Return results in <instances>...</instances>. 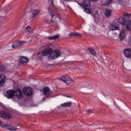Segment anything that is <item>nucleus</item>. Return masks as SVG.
Returning a JSON list of instances; mask_svg holds the SVG:
<instances>
[{
  "label": "nucleus",
  "mask_w": 131,
  "mask_h": 131,
  "mask_svg": "<svg viewBox=\"0 0 131 131\" xmlns=\"http://www.w3.org/2000/svg\"><path fill=\"white\" fill-rule=\"evenodd\" d=\"M22 93L20 90L15 91L13 90H10L7 91L5 94L6 97L8 99L12 98L15 96L17 99H20L22 97Z\"/></svg>",
  "instance_id": "1"
},
{
  "label": "nucleus",
  "mask_w": 131,
  "mask_h": 131,
  "mask_svg": "<svg viewBox=\"0 0 131 131\" xmlns=\"http://www.w3.org/2000/svg\"><path fill=\"white\" fill-rule=\"evenodd\" d=\"M49 3L50 6L48 8V12L52 17L51 21L53 22H54L52 20L53 16H57L59 15L58 13L57 9L54 7L53 0H49Z\"/></svg>",
  "instance_id": "2"
},
{
  "label": "nucleus",
  "mask_w": 131,
  "mask_h": 131,
  "mask_svg": "<svg viewBox=\"0 0 131 131\" xmlns=\"http://www.w3.org/2000/svg\"><path fill=\"white\" fill-rule=\"evenodd\" d=\"M61 54V53L59 50H56L52 51H52L50 53L49 58L53 60L60 56Z\"/></svg>",
  "instance_id": "3"
},
{
  "label": "nucleus",
  "mask_w": 131,
  "mask_h": 131,
  "mask_svg": "<svg viewBox=\"0 0 131 131\" xmlns=\"http://www.w3.org/2000/svg\"><path fill=\"white\" fill-rule=\"evenodd\" d=\"M60 79L62 81L67 84H70L73 82V80L67 75H64L63 76L61 77Z\"/></svg>",
  "instance_id": "4"
},
{
  "label": "nucleus",
  "mask_w": 131,
  "mask_h": 131,
  "mask_svg": "<svg viewBox=\"0 0 131 131\" xmlns=\"http://www.w3.org/2000/svg\"><path fill=\"white\" fill-rule=\"evenodd\" d=\"M78 3L82 7L84 8V7L89 6L90 3L89 0H79Z\"/></svg>",
  "instance_id": "5"
},
{
  "label": "nucleus",
  "mask_w": 131,
  "mask_h": 131,
  "mask_svg": "<svg viewBox=\"0 0 131 131\" xmlns=\"http://www.w3.org/2000/svg\"><path fill=\"white\" fill-rule=\"evenodd\" d=\"M12 6L9 5L8 6L3 8V10L0 11V17H4V15L7 13L11 9Z\"/></svg>",
  "instance_id": "6"
},
{
  "label": "nucleus",
  "mask_w": 131,
  "mask_h": 131,
  "mask_svg": "<svg viewBox=\"0 0 131 131\" xmlns=\"http://www.w3.org/2000/svg\"><path fill=\"white\" fill-rule=\"evenodd\" d=\"M24 94L28 96L31 95L32 94V90L30 87H25L23 89Z\"/></svg>",
  "instance_id": "7"
},
{
  "label": "nucleus",
  "mask_w": 131,
  "mask_h": 131,
  "mask_svg": "<svg viewBox=\"0 0 131 131\" xmlns=\"http://www.w3.org/2000/svg\"><path fill=\"white\" fill-rule=\"evenodd\" d=\"M0 116L4 118L7 117L9 119L11 118V116L10 114L3 111H0Z\"/></svg>",
  "instance_id": "8"
},
{
  "label": "nucleus",
  "mask_w": 131,
  "mask_h": 131,
  "mask_svg": "<svg viewBox=\"0 0 131 131\" xmlns=\"http://www.w3.org/2000/svg\"><path fill=\"white\" fill-rule=\"evenodd\" d=\"M52 48L48 47L42 51L41 53L43 56H46L49 54V55L50 53L52 51Z\"/></svg>",
  "instance_id": "9"
},
{
  "label": "nucleus",
  "mask_w": 131,
  "mask_h": 131,
  "mask_svg": "<svg viewBox=\"0 0 131 131\" xmlns=\"http://www.w3.org/2000/svg\"><path fill=\"white\" fill-rule=\"evenodd\" d=\"M123 52L126 57L131 59V49L129 48L125 49H124Z\"/></svg>",
  "instance_id": "10"
},
{
  "label": "nucleus",
  "mask_w": 131,
  "mask_h": 131,
  "mask_svg": "<svg viewBox=\"0 0 131 131\" xmlns=\"http://www.w3.org/2000/svg\"><path fill=\"white\" fill-rule=\"evenodd\" d=\"M25 41H17L16 42H14L12 45V46L13 48H16L20 46H21L22 44L24 43Z\"/></svg>",
  "instance_id": "11"
},
{
  "label": "nucleus",
  "mask_w": 131,
  "mask_h": 131,
  "mask_svg": "<svg viewBox=\"0 0 131 131\" xmlns=\"http://www.w3.org/2000/svg\"><path fill=\"white\" fill-rule=\"evenodd\" d=\"M119 26L117 23L114 22L112 24L110 29L112 30H118L119 29Z\"/></svg>",
  "instance_id": "12"
},
{
  "label": "nucleus",
  "mask_w": 131,
  "mask_h": 131,
  "mask_svg": "<svg viewBox=\"0 0 131 131\" xmlns=\"http://www.w3.org/2000/svg\"><path fill=\"white\" fill-rule=\"evenodd\" d=\"M43 92L44 94L47 96L50 95L52 93V92L48 87L44 88L43 89Z\"/></svg>",
  "instance_id": "13"
},
{
  "label": "nucleus",
  "mask_w": 131,
  "mask_h": 131,
  "mask_svg": "<svg viewBox=\"0 0 131 131\" xmlns=\"http://www.w3.org/2000/svg\"><path fill=\"white\" fill-rule=\"evenodd\" d=\"M68 36L70 37H82V35L80 33L76 32L70 33L69 34Z\"/></svg>",
  "instance_id": "14"
},
{
  "label": "nucleus",
  "mask_w": 131,
  "mask_h": 131,
  "mask_svg": "<svg viewBox=\"0 0 131 131\" xmlns=\"http://www.w3.org/2000/svg\"><path fill=\"white\" fill-rule=\"evenodd\" d=\"M40 10L38 9L34 10L32 11V14L30 18H33L36 17L39 14Z\"/></svg>",
  "instance_id": "15"
},
{
  "label": "nucleus",
  "mask_w": 131,
  "mask_h": 131,
  "mask_svg": "<svg viewBox=\"0 0 131 131\" xmlns=\"http://www.w3.org/2000/svg\"><path fill=\"white\" fill-rule=\"evenodd\" d=\"M3 128H6L11 131H16V129L13 126L11 125H8L7 124H5L3 126Z\"/></svg>",
  "instance_id": "16"
},
{
  "label": "nucleus",
  "mask_w": 131,
  "mask_h": 131,
  "mask_svg": "<svg viewBox=\"0 0 131 131\" xmlns=\"http://www.w3.org/2000/svg\"><path fill=\"white\" fill-rule=\"evenodd\" d=\"M126 32V30L125 29H123L120 31L119 37L120 41H122L124 39Z\"/></svg>",
  "instance_id": "17"
},
{
  "label": "nucleus",
  "mask_w": 131,
  "mask_h": 131,
  "mask_svg": "<svg viewBox=\"0 0 131 131\" xmlns=\"http://www.w3.org/2000/svg\"><path fill=\"white\" fill-rule=\"evenodd\" d=\"M19 61L23 63H26L29 61L28 59L24 56L20 57L19 59Z\"/></svg>",
  "instance_id": "18"
},
{
  "label": "nucleus",
  "mask_w": 131,
  "mask_h": 131,
  "mask_svg": "<svg viewBox=\"0 0 131 131\" xmlns=\"http://www.w3.org/2000/svg\"><path fill=\"white\" fill-rule=\"evenodd\" d=\"M118 22L122 25H125L127 23V21L124 17H120L118 19Z\"/></svg>",
  "instance_id": "19"
},
{
  "label": "nucleus",
  "mask_w": 131,
  "mask_h": 131,
  "mask_svg": "<svg viewBox=\"0 0 131 131\" xmlns=\"http://www.w3.org/2000/svg\"><path fill=\"white\" fill-rule=\"evenodd\" d=\"M6 77L3 74H2L0 76V86H1L4 82L5 80Z\"/></svg>",
  "instance_id": "20"
},
{
  "label": "nucleus",
  "mask_w": 131,
  "mask_h": 131,
  "mask_svg": "<svg viewBox=\"0 0 131 131\" xmlns=\"http://www.w3.org/2000/svg\"><path fill=\"white\" fill-rule=\"evenodd\" d=\"M123 17L127 21L131 18V15L125 12L123 14Z\"/></svg>",
  "instance_id": "21"
},
{
  "label": "nucleus",
  "mask_w": 131,
  "mask_h": 131,
  "mask_svg": "<svg viewBox=\"0 0 131 131\" xmlns=\"http://www.w3.org/2000/svg\"><path fill=\"white\" fill-rule=\"evenodd\" d=\"M88 49L90 53L92 55L96 56V53L95 50L90 47H88Z\"/></svg>",
  "instance_id": "22"
},
{
  "label": "nucleus",
  "mask_w": 131,
  "mask_h": 131,
  "mask_svg": "<svg viewBox=\"0 0 131 131\" xmlns=\"http://www.w3.org/2000/svg\"><path fill=\"white\" fill-rule=\"evenodd\" d=\"M72 104L71 102H68L64 103L61 105V106L64 107H68L70 106Z\"/></svg>",
  "instance_id": "23"
},
{
  "label": "nucleus",
  "mask_w": 131,
  "mask_h": 131,
  "mask_svg": "<svg viewBox=\"0 0 131 131\" xmlns=\"http://www.w3.org/2000/svg\"><path fill=\"white\" fill-rule=\"evenodd\" d=\"M59 37V35H56L53 36H49L48 37V39L49 40H53L57 39Z\"/></svg>",
  "instance_id": "24"
},
{
  "label": "nucleus",
  "mask_w": 131,
  "mask_h": 131,
  "mask_svg": "<svg viewBox=\"0 0 131 131\" xmlns=\"http://www.w3.org/2000/svg\"><path fill=\"white\" fill-rule=\"evenodd\" d=\"M6 68L3 64L0 63V72H3L5 71Z\"/></svg>",
  "instance_id": "25"
},
{
  "label": "nucleus",
  "mask_w": 131,
  "mask_h": 131,
  "mask_svg": "<svg viewBox=\"0 0 131 131\" xmlns=\"http://www.w3.org/2000/svg\"><path fill=\"white\" fill-rule=\"evenodd\" d=\"M111 10L109 9H107L105 11V15L106 16L109 17L111 15Z\"/></svg>",
  "instance_id": "26"
},
{
  "label": "nucleus",
  "mask_w": 131,
  "mask_h": 131,
  "mask_svg": "<svg viewBox=\"0 0 131 131\" xmlns=\"http://www.w3.org/2000/svg\"><path fill=\"white\" fill-rule=\"evenodd\" d=\"M126 29L128 30H131V20L129 21L126 26Z\"/></svg>",
  "instance_id": "27"
},
{
  "label": "nucleus",
  "mask_w": 131,
  "mask_h": 131,
  "mask_svg": "<svg viewBox=\"0 0 131 131\" xmlns=\"http://www.w3.org/2000/svg\"><path fill=\"white\" fill-rule=\"evenodd\" d=\"M113 0H107L106 1H104L103 4H102L103 5H106L110 4L112 2Z\"/></svg>",
  "instance_id": "28"
},
{
  "label": "nucleus",
  "mask_w": 131,
  "mask_h": 131,
  "mask_svg": "<svg viewBox=\"0 0 131 131\" xmlns=\"http://www.w3.org/2000/svg\"><path fill=\"white\" fill-rule=\"evenodd\" d=\"M88 7H84V10L88 13H91V10L90 9L88 8Z\"/></svg>",
  "instance_id": "29"
},
{
  "label": "nucleus",
  "mask_w": 131,
  "mask_h": 131,
  "mask_svg": "<svg viewBox=\"0 0 131 131\" xmlns=\"http://www.w3.org/2000/svg\"><path fill=\"white\" fill-rule=\"evenodd\" d=\"M86 112L88 114H91L93 112L92 111V110L90 109L89 110H87Z\"/></svg>",
  "instance_id": "30"
},
{
  "label": "nucleus",
  "mask_w": 131,
  "mask_h": 131,
  "mask_svg": "<svg viewBox=\"0 0 131 131\" xmlns=\"http://www.w3.org/2000/svg\"><path fill=\"white\" fill-rule=\"evenodd\" d=\"M5 125L4 124H3L2 123V122L0 120V126L3 128V126Z\"/></svg>",
  "instance_id": "31"
},
{
  "label": "nucleus",
  "mask_w": 131,
  "mask_h": 131,
  "mask_svg": "<svg viewBox=\"0 0 131 131\" xmlns=\"http://www.w3.org/2000/svg\"><path fill=\"white\" fill-rule=\"evenodd\" d=\"M128 39L130 41V44L131 45V36L129 37Z\"/></svg>",
  "instance_id": "32"
},
{
  "label": "nucleus",
  "mask_w": 131,
  "mask_h": 131,
  "mask_svg": "<svg viewBox=\"0 0 131 131\" xmlns=\"http://www.w3.org/2000/svg\"><path fill=\"white\" fill-rule=\"evenodd\" d=\"M86 87L88 88L89 89L91 88V85H89L88 86H87Z\"/></svg>",
  "instance_id": "33"
},
{
  "label": "nucleus",
  "mask_w": 131,
  "mask_h": 131,
  "mask_svg": "<svg viewBox=\"0 0 131 131\" xmlns=\"http://www.w3.org/2000/svg\"><path fill=\"white\" fill-rule=\"evenodd\" d=\"M49 26H50V25H51V26H53V25L51 23H49Z\"/></svg>",
  "instance_id": "34"
},
{
  "label": "nucleus",
  "mask_w": 131,
  "mask_h": 131,
  "mask_svg": "<svg viewBox=\"0 0 131 131\" xmlns=\"http://www.w3.org/2000/svg\"><path fill=\"white\" fill-rule=\"evenodd\" d=\"M28 28H30V27H26V30L27 31H28V30H27V29H28Z\"/></svg>",
  "instance_id": "35"
},
{
  "label": "nucleus",
  "mask_w": 131,
  "mask_h": 131,
  "mask_svg": "<svg viewBox=\"0 0 131 131\" xmlns=\"http://www.w3.org/2000/svg\"><path fill=\"white\" fill-rule=\"evenodd\" d=\"M66 97H71L70 96H67V95H66Z\"/></svg>",
  "instance_id": "36"
},
{
  "label": "nucleus",
  "mask_w": 131,
  "mask_h": 131,
  "mask_svg": "<svg viewBox=\"0 0 131 131\" xmlns=\"http://www.w3.org/2000/svg\"><path fill=\"white\" fill-rule=\"evenodd\" d=\"M40 54V52H38L37 53V55H39Z\"/></svg>",
  "instance_id": "37"
},
{
  "label": "nucleus",
  "mask_w": 131,
  "mask_h": 131,
  "mask_svg": "<svg viewBox=\"0 0 131 131\" xmlns=\"http://www.w3.org/2000/svg\"><path fill=\"white\" fill-rule=\"evenodd\" d=\"M111 67H112V65H111V66H110V68H111Z\"/></svg>",
  "instance_id": "38"
},
{
  "label": "nucleus",
  "mask_w": 131,
  "mask_h": 131,
  "mask_svg": "<svg viewBox=\"0 0 131 131\" xmlns=\"http://www.w3.org/2000/svg\"><path fill=\"white\" fill-rule=\"evenodd\" d=\"M110 69L111 70H114V69Z\"/></svg>",
  "instance_id": "39"
},
{
  "label": "nucleus",
  "mask_w": 131,
  "mask_h": 131,
  "mask_svg": "<svg viewBox=\"0 0 131 131\" xmlns=\"http://www.w3.org/2000/svg\"><path fill=\"white\" fill-rule=\"evenodd\" d=\"M85 83L86 84H88V83L87 82H85Z\"/></svg>",
  "instance_id": "40"
},
{
  "label": "nucleus",
  "mask_w": 131,
  "mask_h": 131,
  "mask_svg": "<svg viewBox=\"0 0 131 131\" xmlns=\"http://www.w3.org/2000/svg\"><path fill=\"white\" fill-rule=\"evenodd\" d=\"M65 0L66 1H69V0Z\"/></svg>",
  "instance_id": "41"
}]
</instances>
